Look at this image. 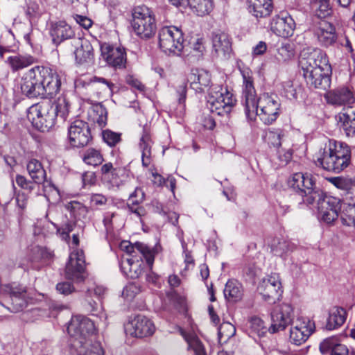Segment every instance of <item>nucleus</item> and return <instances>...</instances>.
<instances>
[{
    "mask_svg": "<svg viewBox=\"0 0 355 355\" xmlns=\"http://www.w3.org/2000/svg\"><path fill=\"white\" fill-rule=\"evenodd\" d=\"M299 63L308 85L322 89L329 87L332 69L328 55L323 50L319 48L303 49Z\"/></svg>",
    "mask_w": 355,
    "mask_h": 355,
    "instance_id": "nucleus-1",
    "label": "nucleus"
},
{
    "mask_svg": "<svg viewBox=\"0 0 355 355\" xmlns=\"http://www.w3.org/2000/svg\"><path fill=\"white\" fill-rule=\"evenodd\" d=\"M95 331L94 322L83 315L71 318L67 327L70 336V352L72 355H103L99 342H92Z\"/></svg>",
    "mask_w": 355,
    "mask_h": 355,
    "instance_id": "nucleus-2",
    "label": "nucleus"
},
{
    "mask_svg": "<svg viewBox=\"0 0 355 355\" xmlns=\"http://www.w3.org/2000/svg\"><path fill=\"white\" fill-rule=\"evenodd\" d=\"M122 250L126 252L127 256L123 257L120 263L122 272L129 278L137 279L142 274L145 259L149 268H153L155 257L159 253L160 246L150 247L145 243L136 242L134 244L128 241L121 243Z\"/></svg>",
    "mask_w": 355,
    "mask_h": 355,
    "instance_id": "nucleus-3",
    "label": "nucleus"
},
{
    "mask_svg": "<svg viewBox=\"0 0 355 355\" xmlns=\"http://www.w3.org/2000/svg\"><path fill=\"white\" fill-rule=\"evenodd\" d=\"M351 151L348 146L342 142L329 141L327 148L324 149L321 157H318L316 164L324 170L340 173L350 163Z\"/></svg>",
    "mask_w": 355,
    "mask_h": 355,
    "instance_id": "nucleus-4",
    "label": "nucleus"
},
{
    "mask_svg": "<svg viewBox=\"0 0 355 355\" xmlns=\"http://www.w3.org/2000/svg\"><path fill=\"white\" fill-rule=\"evenodd\" d=\"M281 110L278 96L273 94L263 93L255 101V110L249 108L245 111L247 118L253 121L258 116L265 124H271L277 120Z\"/></svg>",
    "mask_w": 355,
    "mask_h": 355,
    "instance_id": "nucleus-5",
    "label": "nucleus"
},
{
    "mask_svg": "<svg viewBox=\"0 0 355 355\" xmlns=\"http://www.w3.org/2000/svg\"><path fill=\"white\" fill-rule=\"evenodd\" d=\"M236 99L227 87L211 84L207 96V107L217 115L229 114L236 105Z\"/></svg>",
    "mask_w": 355,
    "mask_h": 355,
    "instance_id": "nucleus-6",
    "label": "nucleus"
},
{
    "mask_svg": "<svg viewBox=\"0 0 355 355\" xmlns=\"http://www.w3.org/2000/svg\"><path fill=\"white\" fill-rule=\"evenodd\" d=\"M30 299L26 287L15 283L0 284V303L11 312L23 310Z\"/></svg>",
    "mask_w": 355,
    "mask_h": 355,
    "instance_id": "nucleus-7",
    "label": "nucleus"
},
{
    "mask_svg": "<svg viewBox=\"0 0 355 355\" xmlns=\"http://www.w3.org/2000/svg\"><path fill=\"white\" fill-rule=\"evenodd\" d=\"M288 186L301 197L307 204H313L320 197L321 190L316 187L315 181L311 174L295 173L288 180Z\"/></svg>",
    "mask_w": 355,
    "mask_h": 355,
    "instance_id": "nucleus-8",
    "label": "nucleus"
},
{
    "mask_svg": "<svg viewBox=\"0 0 355 355\" xmlns=\"http://www.w3.org/2000/svg\"><path fill=\"white\" fill-rule=\"evenodd\" d=\"M132 27L134 32L141 38L148 39L153 37L157 26L153 12L142 5L133 8L132 11Z\"/></svg>",
    "mask_w": 355,
    "mask_h": 355,
    "instance_id": "nucleus-9",
    "label": "nucleus"
},
{
    "mask_svg": "<svg viewBox=\"0 0 355 355\" xmlns=\"http://www.w3.org/2000/svg\"><path fill=\"white\" fill-rule=\"evenodd\" d=\"M27 118L32 125L41 132H48L55 124V112L50 101L31 105L27 111Z\"/></svg>",
    "mask_w": 355,
    "mask_h": 355,
    "instance_id": "nucleus-10",
    "label": "nucleus"
},
{
    "mask_svg": "<svg viewBox=\"0 0 355 355\" xmlns=\"http://www.w3.org/2000/svg\"><path fill=\"white\" fill-rule=\"evenodd\" d=\"M159 46L166 54L180 55L184 49V37L175 26H164L159 31Z\"/></svg>",
    "mask_w": 355,
    "mask_h": 355,
    "instance_id": "nucleus-11",
    "label": "nucleus"
},
{
    "mask_svg": "<svg viewBox=\"0 0 355 355\" xmlns=\"http://www.w3.org/2000/svg\"><path fill=\"white\" fill-rule=\"evenodd\" d=\"M296 318L294 308L290 304H281L270 314L271 324L268 332L273 334L285 330Z\"/></svg>",
    "mask_w": 355,
    "mask_h": 355,
    "instance_id": "nucleus-12",
    "label": "nucleus"
},
{
    "mask_svg": "<svg viewBox=\"0 0 355 355\" xmlns=\"http://www.w3.org/2000/svg\"><path fill=\"white\" fill-rule=\"evenodd\" d=\"M257 291L264 301L273 304L279 300L283 293L279 275L272 273L261 279Z\"/></svg>",
    "mask_w": 355,
    "mask_h": 355,
    "instance_id": "nucleus-13",
    "label": "nucleus"
},
{
    "mask_svg": "<svg viewBox=\"0 0 355 355\" xmlns=\"http://www.w3.org/2000/svg\"><path fill=\"white\" fill-rule=\"evenodd\" d=\"M45 69L43 66H35L24 74L21 89L28 97H39Z\"/></svg>",
    "mask_w": 355,
    "mask_h": 355,
    "instance_id": "nucleus-14",
    "label": "nucleus"
},
{
    "mask_svg": "<svg viewBox=\"0 0 355 355\" xmlns=\"http://www.w3.org/2000/svg\"><path fill=\"white\" fill-rule=\"evenodd\" d=\"M315 330L314 321L306 317L297 316L290 325V341L296 345H300L308 340Z\"/></svg>",
    "mask_w": 355,
    "mask_h": 355,
    "instance_id": "nucleus-15",
    "label": "nucleus"
},
{
    "mask_svg": "<svg viewBox=\"0 0 355 355\" xmlns=\"http://www.w3.org/2000/svg\"><path fill=\"white\" fill-rule=\"evenodd\" d=\"M318 198V216L321 220L327 223H333L338 217V211L342 208L341 200L331 196L321 194Z\"/></svg>",
    "mask_w": 355,
    "mask_h": 355,
    "instance_id": "nucleus-16",
    "label": "nucleus"
},
{
    "mask_svg": "<svg viewBox=\"0 0 355 355\" xmlns=\"http://www.w3.org/2000/svg\"><path fill=\"white\" fill-rule=\"evenodd\" d=\"M65 275L68 279L74 282H83L87 274L85 270V261L83 252L75 250L70 253L69 261L66 264Z\"/></svg>",
    "mask_w": 355,
    "mask_h": 355,
    "instance_id": "nucleus-17",
    "label": "nucleus"
},
{
    "mask_svg": "<svg viewBox=\"0 0 355 355\" xmlns=\"http://www.w3.org/2000/svg\"><path fill=\"white\" fill-rule=\"evenodd\" d=\"M68 139L72 147L82 148L89 144L92 135L88 123L80 119L71 122L68 128Z\"/></svg>",
    "mask_w": 355,
    "mask_h": 355,
    "instance_id": "nucleus-18",
    "label": "nucleus"
},
{
    "mask_svg": "<svg viewBox=\"0 0 355 355\" xmlns=\"http://www.w3.org/2000/svg\"><path fill=\"white\" fill-rule=\"evenodd\" d=\"M327 103L334 107H348L355 103V91L349 86H340L327 92L324 95Z\"/></svg>",
    "mask_w": 355,
    "mask_h": 355,
    "instance_id": "nucleus-19",
    "label": "nucleus"
},
{
    "mask_svg": "<svg viewBox=\"0 0 355 355\" xmlns=\"http://www.w3.org/2000/svg\"><path fill=\"white\" fill-rule=\"evenodd\" d=\"M127 334L136 338H144L152 336L155 331L154 323L143 315H137L131 318L125 326Z\"/></svg>",
    "mask_w": 355,
    "mask_h": 355,
    "instance_id": "nucleus-20",
    "label": "nucleus"
},
{
    "mask_svg": "<svg viewBox=\"0 0 355 355\" xmlns=\"http://www.w3.org/2000/svg\"><path fill=\"white\" fill-rule=\"evenodd\" d=\"M60 87L61 79L58 73L46 67L39 97L51 98L60 92Z\"/></svg>",
    "mask_w": 355,
    "mask_h": 355,
    "instance_id": "nucleus-21",
    "label": "nucleus"
},
{
    "mask_svg": "<svg viewBox=\"0 0 355 355\" xmlns=\"http://www.w3.org/2000/svg\"><path fill=\"white\" fill-rule=\"evenodd\" d=\"M243 77L242 99L245 106V112L249 109L255 110V101L257 100L256 91L254 87L252 72L248 69H243L241 71Z\"/></svg>",
    "mask_w": 355,
    "mask_h": 355,
    "instance_id": "nucleus-22",
    "label": "nucleus"
},
{
    "mask_svg": "<svg viewBox=\"0 0 355 355\" xmlns=\"http://www.w3.org/2000/svg\"><path fill=\"white\" fill-rule=\"evenodd\" d=\"M313 33L319 44L323 47L331 46L337 42L338 36L336 28L327 21H320L316 24Z\"/></svg>",
    "mask_w": 355,
    "mask_h": 355,
    "instance_id": "nucleus-23",
    "label": "nucleus"
},
{
    "mask_svg": "<svg viewBox=\"0 0 355 355\" xmlns=\"http://www.w3.org/2000/svg\"><path fill=\"white\" fill-rule=\"evenodd\" d=\"M101 52L109 65L115 69H123L125 67L126 53L123 48L104 44L101 46Z\"/></svg>",
    "mask_w": 355,
    "mask_h": 355,
    "instance_id": "nucleus-24",
    "label": "nucleus"
},
{
    "mask_svg": "<svg viewBox=\"0 0 355 355\" xmlns=\"http://www.w3.org/2000/svg\"><path fill=\"white\" fill-rule=\"evenodd\" d=\"M295 28L294 19L291 16L272 18L270 22V29L277 35L282 37L292 36Z\"/></svg>",
    "mask_w": 355,
    "mask_h": 355,
    "instance_id": "nucleus-25",
    "label": "nucleus"
},
{
    "mask_svg": "<svg viewBox=\"0 0 355 355\" xmlns=\"http://www.w3.org/2000/svg\"><path fill=\"white\" fill-rule=\"evenodd\" d=\"M212 48L218 57L227 58L232 51V44L229 35L223 32L212 33Z\"/></svg>",
    "mask_w": 355,
    "mask_h": 355,
    "instance_id": "nucleus-26",
    "label": "nucleus"
},
{
    "mask_svg": "<svg viewBox=\"0 0 355 355\" xmlns=\"http://www.w3.org/2000/svg\"><path fill=\"white\" fill-rule=\"evenodd\" d=\"M138 145L141 152L142 165L147 167L152 162V146L153 145L150 132L148 127L143 128Z\"/></svg>",
    "mask_w": 355,
    "mask_h": 355,
    "instance_id": "nucleus-27",
    "label": "nucleus"
},
{
    "mask_svg": "<svg viewBox=\"0 0 355 355\" xmlns=\"http://www.w3.org/2000/svg\"><path fill=\"white\" fill-rule=\"evenodd\" d=\"M191 87L196 92L202 93L206 90L209 92V89L211 87V75L203 69H196L193 71L190 77Z\"/></svg>",
    "mask_w": 355,
    "mask_h": 355,
    "instance_id": "nucleus-28",
    "label": "nucleus"
},
{
    "mask_svg": "<svg viewBox=\"0 0 355 355\" xmlns=\"http://www.w3.org/2000/svg\"><path fill=\"white\" fill-rule=\"evenodd\" d=\"M51 36L54 44H59L64 40L71 38L74 33L71 26L64 21H60L51 26Z\"/></svg>",
    "mask_w": 355,
    "mask_h": 355,
    "instance_id": "nucleus-29",
    "label": "nucleus"
},
{
    "mask_svg": "<svg viewBox=\"0 0 355 355\" xmlns=\"http://www.w3.org/2000/svg\"><path fill=\"white\" fill-rule=\"evenodd\" d=\"M249 12L256 18L266 17L272 11V0H248Z\"/></svg>",
    "mask_w": 355,
    "mask_h": 355,
    "instance_id": "nucleus-30",
    "label": "nucleus"
},
{
    "mask_svg": "<svg viewBox=\"0 0 355 355\" xmlns=\"http://www.w3.org/2000/svg\"><path fill=\"white\" fill-rule=\"evenodd\" d=\"M320 351L322 354L330 355H348L349 350L347 346L338 343L334 337L324 339L320 344Z\"/></svg>",
    "mask_w": 355,
    "mask_h": 355,
    "instance_id": "nucleus-31",
    "label": "nucleus"
},
{
    "mask_svg": "<svg viewBox=\"0 0 355 355\" xmlns=\"http://www.w3.org/2000/svg\"><path fill=\"white\" fill-rule=\"evenodd\" d=\"M105 288L102 286H96L94 288L88 289V293L90 296H96L98 300V302L96 301L89 302V304L91 306V311L93 312L94 315H96L100 318L101 320L105 321L107 316L103 311V306L101 303V299L103 295L105 293Z\"/></svg>",
    "mask_w": 355,
    "mask_h": 355,
    "instance_id": "nucleus-32",
    "label": "nucleus"
},
{
    "mask_svg": "<svg viewBox=\"0 0 355 355\" xmlns=\"http://www.w3.org/2000/svg\"><path fill=\"white\" fill-rule=\"evenodd\" d=\"M75 58L78 64L89 63L94 59L93 47L85 39L79 40V46L74 51Z\"/></svg>",
    "mask_w": 355,
    "mask_h": 355,
    "instance_id": "nucleus-33",
    "label": "nucleus"
},
{
    "mask_svg": "<svg viewBox=\"0 0 355 355\" xmlns=\"http://www.w3.org/2000/svg\"><path fill=\"white\" fill-rule=\"evenodd\" d=\"M35 62L37 59L28 54L11 55L6 60V63L13 72L26 68Z\"/></svg>",
    "mask_w": 355,
    "mask_h": 355,
    "instance_id": "nucleus-34",
    "label": "nucleus"
},
{
    "mask_svg": "<svg viewBox=\"0 0 355 355\" xmlns=\"http://www.w3.org/2000/svg\"><path fill=\"white\" fill-rule=\"evenodd\" d=\"M26 170L35 184H41L46 178V173L42 164L37 159L31 158L28 160Z\"/></svg>",
    "mask_w": 355,
    "mask_h": 355,
    "instance_id": "nucleus-35",
    "label": "nucleus"
},
{
    "mask_svg": "<svg viewBox=\"0 0 355 355\" xmlns=\"http://www.w3.org/2000/svg\"><path fill=\"white\" fill-rule=\"evenodd\" d=\"M223 293L227 300L236 302L241 300L243 297V286L238 281L231 279L226 283Z\"/></svg>",
    "mask_w": 355,
    "mask_h": 355,
    "instance_id": "nucleus-36",
    "label": "nucleus"
},
{
    "mask_svg": "<svg viewBox=\"0 0 355 355\" xmlns=\"http://www.w3.org/2000/svg\"><path fill=\"white\" fill-rule=\"evenodd\" d=\"M347 312L342 307H334L329 312L326 328L329 330L335 329L342 326L346 320Z\"/></svg>",
    "mask_w": 355,
    "mask_h": 355,
    "instance_id": "nucleus-37",
    "label": "nucleus"
},
{
    "mask_svg": "<svg viewBox=\"0 0 355 355\" xmlns=\"http://www.w3.org/2000/svg\"><path fill=\"white\" fill-rule=\"evenodd\" d=\"M145 194L140 188H136L135 191L130 194L129 197V202L128 205L129 210L138 217L145 215V209L143 207L137 206L144 200Z\"/></svg>",
    "mask_w": 355,
    "mask_h": 355,
    "instance_id": "nucleus-38",
    "label": "nucleus"
},
{
    "mask_svg": "<svg viewBox=\"0 0 355 355\" xmlns=\"http://www.w3.org/2000/svg\"><path fill=\"white\" fill-rule=\"evenodd\" d=\"M107 115L106 108L100 103L94 105L88 112L89 119L101 128L107 124Z\"/></svg>",
    "mask_w": 355,
    "mask_h": 355,
    "instance_id": "nucleus-39",
    "label": "nucleus"
},
{
    "mask_svg": "<svg viewBox=\"0 0 355 355\" xmlns=\"http://www.w3.org/2000/svg\"><path fill=\"white\" fill-rule=\"evenodd\" d=\"M268 331L264 322L259 318L253 317L249 321L248 334L254 340H257L266 336Z\"/></svg>",
    "mask_w": 355,
    "mask_h": 355,
    "instance_id": "nucleus-40",
    "label": "nucleus"
},
{
    "mask_svg": "<svg viewBox=\"0 0 355 355\" xmlns=\"http://www.w3.org/2000/svg\"><path fill=\"white\" fill-rule=\"evenodd\" d=\"M340 121L348 137H355V107L340 114Z\"/></svg>",
    "mask_w": 355,
    "mask_h": 355,
    "instance_id": "nucleus-41",
    "label": "nucleus"
},
{
    "mask_svg": "<svg viewBox=\"0 0 355 355\" xmlns=\"http://www.w3.org/2000/svg\"><path fill=\"white\" fill-rule=\"evenodd\" d=\"M178 331L188 343L189 348L192 349L196 355H206V352L202 343L195 334L192 333H187L181 327H178Z\"/></svg>",
    "mask_w": 355,
    "mask_h": 355,
    "instance_id": "nucleus-42",
    "label": "nucleus"
},
{
    "mask_svg": "<svg viewBox=\"0 0 355 355\" xmlns=\"http://www.w3.org/2000/svg\"><path fill=\"white\" fill-rule=\"evenodd\" d=\"M192 10L198 15L209 14L213 9V0H189V3Z\"/></svg>",
    "mask_w": 355,
    "mask_h": 355,
    "instance_id": "nucleus-43",
    "label": "nucleus"
},
{
    "mask_svg": "<svg viewBox=\"0 0 355 355\" xmlns=\"http://www.w3.org/2000/svg\"><path fill=\"white\" fill-rule=\"evenodd\" d=\"M53 111L55 112V119L60 117L65 121L69 112V104L65 96H60L53 105Z\"/></svg>",
    "mask_w": 355,
    "mask_h": 355,
    "instance_id": "nucleus-44",
    "label": "nucleus"
},
{
    "mask_svg": "<svg viewBox=\"0 0 355 355\" xmlns=\"http://www.w3.org/2000/svg\"><path fill=\"white\" fill-rule=\"evenodd\" d=\"M294 56L295 50L293 45L286 42L282 43V45L278 47L275 58L279 62L285 63L291 60Z\"/></svg>",
    "mask_w": 355,
    "mask_h": 355,
    "instance_id": "nucleus-45",
    "label": "nucleus"
},
{
    "mask_svg": "<svg viewBox=\"0 0 355 355\" xmlns=\"http://www.w3.org/2000/svg\"><path fill=\"white\" fill-rule=\"evenodd\" d=\"M267 137L271 145L279 148L286 143L287 132L282 129H274L268 132Z\"/></svg>",
    "mask_w": 355,
    "mask_h": 355,
    "instance_id": "nucleus-46",
    "label": "nucleus"
},
{
    "mask_svg": "<svg viewBox=\"0 0 355 355\" xmlns=\"http://www.w3.org/2000/svg\"><path fill=\"white\" fill-rule=\"evenodd\" d=\"M340 218L343 225L355 228V206H343Z\"/></svg>",
    "mask_w": 355,
    "mask_h": 355,
    "instance_id": "nucleus-47",
    "label": "nucleus"
},
{
    "mask_svg": "<svg viewBox=\"0 0 355 355\" xmlns=\"http://www.w3.org/2000/svg\"><path fill=\"white\" fill-rule=\"evenodd\" d=\"M83 162L90 166H96L103 162V157L100 151L94 148H89L83 155Z\"/></svg>",
    "mask_w": 355,
    "mask_h": 355,
    "instance_id": "nucleus-48",
    "label": "nucleus"
},
{
    "mask_svg": "<svg viewBox=\"0 0 355 355\" xmlns=\"http://www.w3.org/2000/svg\"><path fill=\"white\" fill-rule=\"evenodd\" d=\"M236 333L235 327L230 322H223L218 329V340L220 343H225Z\"/></svg>",
    "mask_w": 355,
    "mask_h": 355,
    "instance_id": "nucleus-49",
    "label": "nucleus"
},
{
    "mask_svg": "<svg viewBox=\"0 0 355 355\" xmlns=\"http://www.w3.org/2000/svg\"><path fill=\"white\" fill-rule=\"evenodd\" d=\"M329 181L339 189L346 192L352 189L354 186V182L351 178L345 177H335L329 179Z\"/></svg>",
    "mask_w": 355,
    "mask_h": 355,
    "instance_id": "nucleus-50",
    "label": "nucleus"
},
{
    "mask_svg": "<svg viewBox=\"0 0 355 355\" xmlns=\"http://www.w3.org/2000/svg\"><path fill=\"white\" fill-rule=\"evenodd\" d=\"M313 6L316 7V15L324 18L331 14L329 0H314Z\"/></svg>",
    "mask_w": 355,
    "mask_h": 355,
    "instance_id": "nucleus-51",
    "label": "nucleus"
},
{
    "mask_svg": "<svg viewBox=\"0 0 355 355\" xmlns=\"http://www.w3.org/2000/svg\"><path fill=\"white\" fill-rule=\"evenodd\" d=\"M71 211L75 218L80 220L87 217L88 209L83 204L73 201L71 202Z\"/></svg>",
    "mask_w": 355,
    "mask_h": 355,
    "instance_id": "nucleus-52",
    "label": "nucleus"
},
{
    "mask_svg": "<svg viewBox=\"0 0 355 355\" xmlns=\"http://www.w3.org/2000/svg\"><path fill=\"white\" fill-rule=\"evenodd\" d=\"M41 184H42L44 195L47 198L60 197L59 190L51 183V181L47 180L46 178L44 182H41Z\"/></svg>",
    "mask_w": 355,
    "mask_h": 355,
    "instance_id": "nucleus-53",
    "label": "nucleus"
},
{
    "mask_svg": "<svg viewBox=\"0 0 355 355\" xmlns=\"http://www.w3.org/2000/svg\"><path fill=\"white\" fill-rule=\"evenodd\" d=\"M103 139L110 146H115L121 140V135L109 130L103 132Z\"/></svg>",
    "mask_w": 355,
    "mask_h": 355,
    "instance_id": "nucleus-54",
    "label": "nucleus"
},
{
    "mask_svg": "<svg viewBox=\"0 0 355 355\" xmlns=\"http://www.w3.org/2000/svg\"><path fill=\"white\" fill-rule=\"evenodd\" d=\"M140 292L139 287L135 284L126 285L122 292L123 297L128 301L132 300Z\"/></svg>",
    "mask_w": 355,
    "mask_h": 355,
    "instance_id": "nucleus-55",
    "label": "nucleus"
},
{
    "mask_svg": "<svg viewBox=\"0 0 355 355\" xmlns=\"http://www.w3.org/2000/svg\"><path fill=\"white\" fill-rule=\"evenodd\" d=\"M283 94L288 99H297V89L294 87L292 81L288 80L283 83Z\"/></svg>",
    "mask_w": 355,
    "mask_h": 355,
    "instance_id": "nucleus-56",
    "label": "nucleus"
},
{
    "mask_svg": "<svg viewBox=\"0 0 355 355\" xmlns=\"http://www.w3.org/2000/svg\"><path fill=\"white\" fill-rule=\"evenodd\" d=\"M114 173V177L112 178V179L109 182V184L112 187H119V186L123 184V183L125 181L127 177L123 168H118L116 172Z\"/></svg>",
    "mask_w": 355,
    "mask_h": 355,
    "instance_id": "nucleus-57",
    "label": "nucleus"
},
{
    "mask_svg": "<svg viewBox=\"0 0 355 355\" xmlns=\"http://www.w3.org/2000/svg\"><path fill=\"white\" fill-rule=\"evenodd\" d=\"M15 181H16L17 184L22 189H24V190H26L28 191H31L35 188V183L28 180L24 175H17Z\"/></svg>",
    "mask_w": 355,
    "mask_h": 355,
    "instance_id": "nucleus-58",
    "label": "nucleus"
},
{
    "mask_svg": "<svg viewBox=\"0 0 355 355\" xmlns=\"http://www.w3.org/2000/svg\"><path fill=\"white\" fill-rule=\"evenodd\" d=\"M279 165H286L292 159L293 150L291 149H279L277 151Z\"/></svg>",
    "mask_w": 355,
    "mask_h": 355,
    "instance_id": "nucleus-59",
    "label": "nucleus"
},
{
    "mask_svg": "<svg viewBox=\"0 0 355 355\" xmlns=\"http://www.w3.org/2000/svg\"><path fill=\"white\" fill-rule=\"evenodd\" d=\"M60 238L64 241H67L69 238V233L73 231V225L70 223L65 224L62 228H58L54 223H51Z\"/></svg>",
    "mask_w": 355,
    "mask_h": 355,
    "instance_id": "nucleus-60",
    "label": "nucleus"
},
{
    "mask_svg": "<svg viewBox=\"0 0 355 355\" xmlns=\"http://www.w3.org/2000/svg\"><path fill=\"white\" fill-rule=\"evenodd\" d=\"M56 290L58 293L64 295H69L76 291L73 284L67 282L58 283L56 285Z\"/></svg>",
    "mask_w": 355,
    "mask_h": 355,
    "instance_id": "nucleus-61",
    "label": "nucleus"
},
{
    "mask_svg": "<svg viewBox=\"0 0 355 355\" xmlns=\"http://www.w3.org/2000/svg\"><path fill=\"white\" fill-rule=\"evenodd\" d=\"M268 46L265 42L259 41L252 49V56L253 58L263 55L267 51Z\"/></svg>",
    "mask_w": 355,
    "mask_h": 355,
    "instance_id": "nucleus-62",
    "label": "nucleus"
},
{
    "mask_svg": "<svg viewBox=\"0 0 355 355\" xmlns=\"http://www.w3.org/2000/svg\"><path fill=\"white\" fill-rule=\"evenodd\" d=\"M344 200L345 206H355V185L349 191L345 192Z\"/></svg>",
    "mask_w": 355,
    "mask_h": 355,
    "instance_id": "nucleus-63",
    "label": "nucleus"
},
{
    "mask_svg": "<svg viewBox=\"0 0 355 355\" xmlns=\"http://www.w3.org/2000/svg\"><path fill=\"white\" fill-rule=\"evenodd\" d=\"M74 19L80 26L85 29H89L93 24L92 19L85 16L76 15Z\"/></svg>",
    "mask_w": 355,
    "mask_h": 355,
    "instance_id": "nucleus-64",
    "label": "nucleus"
}]
</instances>
